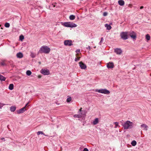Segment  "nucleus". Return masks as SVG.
<instances>
[{
	"instance_id": "obj_46",
	"label": "nucleus",
	"mask_w": 151,
	"mask_h": 151,
	"mask_svg": "<svg viewBox=\"0 0 151 151\" xmlns=\"http://www.w3.org/2000/svg\"><path fill=\"white\" fill-rule=\"evenodd\" d=\"M39 63L40 64L41 63V62H39Z\"/></svg>"
},
{
	"instance_id": "obj_24",
	"label": "nucleus",
	"mask_w": 151,
	"mask_h": 151,
	"mask_svg": "<svg viewBox=\"0 0 151 151\" xmlns=\"http://www.w3.org/2000/svg\"><path fill=\"white\" fill-rule=\"evenodd\" d=\"M133 146H135L137 144V142L135 140H133L132 141L131 143Z\"/></svg>"
},
{
	"instance_id": "obj_44",
	"label": "nucleus",
	"mask_w": 151,
	"mask_h": 151,
	"mask_svg": "<svg viewBox=\"0 0 151 151\" xmlns=\"http://www.w3.org/2000/svg\"><path fill=\"white\" fill-rule=\"evenodd\" d=\"M41 76H38V78H41Z\"/></svg>"
},
{
	"instance_id": "obj_33",
	"label": "nucleus",
	"mask_w": 151,
	"mask_h": 151,
	"mask_svg": "<svg viewBox=\"0 0 151 151\" xmlns=\"http://www.w3.org/2000/svg\"><path fill=\"white\" fill-rule=\"evenodd\" d=\"M103 40H104V39H103V37H101V41H100V42L99 43L100 45H101V44L102 43V42H103Z\"/></svg>"
},
{
	"instance_id": "obj_28",
	"label": "nucleus",
	"mask_w": 151,
	"mask_h": 151,
	"mask_svg": "<svg viewBox=\"0 0 151 151\" xmlns=\"http://www.w3.org/2000/svg\"><path fill=\"white\" fill-rule=\"evenodd\" d=\"M114 124L115 125V126L114 127L115 128H116L119 125V123L118 122H114Z\"/></svg>"
},
{
	"instance_id": "obj_15",
	"label": "nucleus",
	"mask_w": 151,
	"mask_h": 151,
	"mask_svg": "<svg viewBox=\"0 0 151 151\" xmlns=\"http://www.w3.org/2000/svg\"><path fill=\"white\" fill-rule=\"evenodd\" d=\"M17 56L18 58H22L23 57V54L21 52H19V53H18L17 54Z\"/></svg>"
},
{
	"instance_id": "obj_9",
	"label": "nucleus",
	"mask_w": 151,
	"mask_h": 151,
	"mask_svg": "<svg viewBox=\"0 0 151 151\" xmlns=\"http://www.w3.org/2000/svg\"><path fill=\"white\" fill-rule=\"evenodd\" d=\"M26 110V109H25V107H23L18 110H17V114H20L23 113Z\"/></svg>"
},
{
	"instance_id": "obj_2",
	"label": "nucleus",
	"mask_w": 151,
	"mask_h": 151,
	"mask_svg": "<svg viewBox=\"0 0 151 151\" xmlns=\"http://www.w3.org/2000/svg\"><path fill=\"white\" fill-rule=\"evenodd\" d=\"M133 123L129 121H127L122 124L124 129H128L131 128L132 127Z\"/></svg>"
},
{
	"instance_id": "obj_39",
	"label": "nucleus",
	"mask_w": 151,
	"mask_h": 151,
	"mask_svg": "<svg viewBox=\"0 0 151 151\" xmlns=\"http://www.w3.org/2000/svg\"><path fill=\"white\" fill-rule=\"evenodd\" d=\"M29 102L27 103L25 105L24 107H25V109H26V107L27 106L28 104H29Z\"/></svg>"
},
{
	"instance_id": "obj_4",
	"label": "nucleus",
	"mask_w": 151,
	"mask_h": 151,
	"mask_svg": "<svg viewBox=\"0 0 151 151\" xmlns=\"http://www.w3.org/2000/svg\"><path fill=\"white\" fill-rule=\"evenodd\" d=\"M95 91L105 94H109L110 93V92L109 91L106 89H96Z\"/></svg>"
},
{
	"instance_id": "obj_3",
	"label": "nucleus",
	"mask_w": 151,
	"mask_h": 151,
	"mask_svg": "<svg viewBox=\"0 0 151 151\" xmlns=\"http://www.w3.org/2000/svg\"><path fill=\"white\" fill-rule=\"evenodd\" d=\"M63 25L65 27L71 28L76 27L77 26L76 24L71 22H64L63 23Z\"/></svg>"
},
{
	"instance_id": "obj_37",
	"label": "nucleus",
	"mask_w": 151,
	"mask_h": 151,
	"mask_svg": "<svg viewBox=\"0 0 151 151\" xmlns=\"http://www.w3.org/2000/svg\"><path fill=\"white\" fill-rule=\"evenodd\" d=\"M83 151H88V150L87 148H85L84 149Z\"/></svg>"
},
{
	"instance_id": "obj_25",
	"label": "nucleus",
	"mask_w": 151,
	"mask_h": 151,
	"mask_svg": "<svg viewBox=\"0 0 151 151\" xmlns=\"http://www.w3.org/2000/svg\"><path fill=\"white\" fill-rule=\"evenodd\" d=\"M37 134L38 135H39L40 134H43L45 136H47V135L45 134L42 131H38L37 132Z\"/></svg>"
},
{
	"instance_id": "obj_16",
	"label": "nucleus",
	"mask_w": 151,
	"mask_h": 151,
	"mask_svg": "<svg viewBox=\"0 0 151 151\" xmlns=\"http://www.w3.org/2000/svg\"><path fill=\"white\" fill-rule=\"evenodd\" d=\"M118 3L121 6H123L124 4V2L123 0H119L118 1Z\"/></svg>"
},
{
	"instance_id": "obj_42",
	"label": "nucleus",
	"mask_w": 151,
	"mask_h": 151,
	"mask_svg": "<svg viewBox=\"0 0 151 151\" xmlns=\"http://www.w3.org/2000/svg\"><path fill=\"white\" fill-rule=\"evenodd\" d=\"M80 52V50H77L76 51V52Z\"/></svg>"
},
{
	"instance_id": "obj_14",
	"label": "nucleus",
	"mask_w": 151,
	"mask_h": 151,
	"mask_svg": "<svg viewBox=\"0 0 151 151\" xmlns=\"http://www.w3.org/2000/svg\"><path fill=\"white\" fill-rule=\"evenodd\" d=\"M56 3H52L49 6V8L50 9H53V8L55 6V5L56 4Z\"/></svg>"
},
{
	"instance_id": "obj_40",
	"label": "nucleus",
	"mask_w": 151,
	"mask_h": 151,
	"mask_svg": "<svg viewBox=\"0 0 151 151\" xmlns=\"http://www.w3.org/2000/svg\"><path fill=\"white\" fill-rule=\"evenodd\" d=\"M1 139L2 140L5 141L4 138L3 137H2V138H1Z\"/></svg>"
},
{
	"instance_id": "obj_23",
	"label": "nucleus",
	"mask_w": 151,
	"mask_h": 151,
	"mask_svg": "<svg viewBox=\"0 0 151 151\" xmlns=\"http://www.w3.org/2000/svg\"><path fill=\"white\" fill-rule=\"evenodd\" d=\"M69 18L71 20H73L75 18V17L74 15H71L70 16Z\"/></svg>"
},
{
	"instance_id": "obj_8",
	"label": "nucleus",
	"mask_w": 151,
	"mask_h": 151,
	"mask_svg": "<svg viewBox=\"0 0 151 151\" xmlns=\"http://www.w3.org/2000/svg\"><path fill=\"white\" fill-rule=\"evenodd\" d=\"M79 65L80 67L82 69H85L87 68L86 65L82 61L79 62Z\"/></svg>"
},
{
	"instance_id": "obj_6",
	"label": "nucleus",
	"mask_w": 151,
	"mask_h": 151,
	"mask_svg": "<svg viewBox=\"0 0 151 151\" xmlns=\"http://www.w3.org/2000/svg\"><path fill=\"white\" fill-rule=\"evenodd\" d=\"M64 45L65 46H70L73 45L72 41L71 40H66L64 42Z\"/></svg>"
},
{
	"instance_id": "obj_7",
	"label": "nucleus",
	"mask_w": 151,
	"mask_h": 151,
	"mask_svg": "<svg viewBox=\"0 0 151 151\" xmlns=\"http://www.w3.org/2000/svg\"><path fill=\"white\" fill-rule=\"evenodd\" d=\"M41 73L44 75H48L50 74V72L48 69H42L40 71Z\"/></svg>"
},
{
	"instance_id": "obj_21",
	"label": "nucleus",
	"mask_w": 151,
	"mask_h": 151,
	"mask_svg": "<svg viewBox=\"0 0 151 151\" xmlns=\"http://www.w3.org/2000/svg\"><path fill=\"white\" fill-rule=\"evenodd\" d=\"M6 78L2 75H0V80L1 81H5Z\"/></svg>"
},
{
	"instance_id": "obj_41",
	"label": "nucleus",
	"mask_w": 151,
	"mask_h": 151,
	"mask_svg": "<svg viewBox=\"0 0 151 151\" xmlns=\"http://www.w3.org/2000/svg\"><path fill=\"white\" fill-rule=\"evenodd\" d=\"M1 64L2 65H4V62H1Z\"/></svg>"
},
{
	"instance_id": "obj_29",
	"label": "nucleus",
	"mask_w": 151,
	"mask_h": 151,
	"mask_svg": "<svg viewBox=\"0 0 151 151\" xmlns=\"http://www.w3.org/2000/svg\"><path fill=\"white\" fill-rule=\"evenodd\" d=\"M24 37L22 35H21L19 36V39L22 41L24 39Z\"/></svg>"
},
{
	"instance_id": "obj_45",
	"label": "nucleus",
	"mask_w": 151,
	"mask_h": 151,
	"mask_svg": "<svg viewBox=\"0 0 151 151\" xmlns=\"http://www.w3.org/2000/svg\"><path fill=\"white\" fill-rule=\"evenodd\" d=\"M93 48H96V46H94V47H93Z\"/></svg>"
},
{
	"instance_id": "obj_20",
	"label": "nucleus",
	"mask_w": 151,
	"mask_h": 151,
	"mask_svg": "<svg viewBox=\"0 0 151 151\" xmlns=\"http://www.w3.org/2000/svg\"><path fill=\"white\" fill-rule=\"evenodd\" d=\"M16 109V107L15 106H13L10 107V110L12 112L14 111Z\"/></svg>"
},
{
	"instance_id": "obj_22",
	"label": "nucleus",
	"mask_w": 151,
	"mask_h": 151,
	"mask_svg": "<svg viewBox=\"0 0 151 151\" xmlns=\"http://www.w3.org/2000/svg\"><path fill=\"white\" fill-rule=\"evenodd\" d=\"M9 88L10 90H12L14 88V85L13 84H9Z\"/></svg>"
},
{
	"instance_id": "obj_27",
	"label": "nucleus",
	"mask_w": 151,
	"mask_h": 151,
	"mask_svg": "<svg viewBox=\"0 0 151 151\" xmlns=\"http://www.w3.org/2000/svg\"><path fill=\"white\" fill-rule=\"evenodd\" d=\"M146 38L147 40H149L150 39V36L148 34H147L146 35Z\"/></svg>"
},
{
	"instance_id": "obj_19",
	"label": "nucleus",
	"mask_w": 151,
	"mask_h": 151,
	"mask_svg": "<svg viewBox=\"0 0 151 151\" xmlns=\"http://www.w3.org/2000/svg\"><path fill=\"white\" fill-rule=\"evenodd\" d=\"M99 122V119L98 118H96L93 121V125H96Z\"/></svg>"
},
{
	"instance_id": "obj_18",
	"label": "nucleus",
	"mask_w": 151,
	"mask_h": 151,
	"mask_svg": "<svg viewBox=\"0 0 151 151\" xmlns=\"http://www.w3.org/2000/svg\"><path fill=\"white\" fill-rule=\"evenodd\" d=\"M105 27L106 28V29L108 30H110L111 28V26L108 24H106L105 25Z\"/></svg>"
},
{
	"instance_id": "obj_30",
	"label": "nucleus",
	"mask_w": 151,
	"mask_h": 151,
	"mask_svg": "<svg viewBox=\"0 0 151 151\" xmlns=\"http://www.w3.org/2000/svg\"><path fill=\"white\" fill-rule=\"evenodd\" d=\"M71 97H69L67 99V101L68 102H69L71 101Z\"/></svg>"
},
{
	"instance_id": "obj_35",
	"label": "nucleus",
	"mask_w": 151,
	"mask_h": 151,
	"mask_svg": "<svg viewBox=\"0 0 151 151\" xmlns=\"http://www.w3.org/2000/svg\"><path fill=\"white\" fill-rule=\"evenodd\" d=\"M107 15V13L106 12H104V13L103 15L104 16H106Z\"/></svg>"
},
{
	"instance_id": "obj_43",
	"label": "nucleus",
	"mask_w": 151,
	"mask_h": 151,
	"mask_svg": "<svg viewBox=\"0 0 151 151\" xmlns=\"http://www.w3.org/2000/svg\"><path fill=\"white\" fill-rule=\"evenodd\" d=\"M144 8L143 6H141L140 7V9H143V8Z\"/></svg>"
},
{
	"instance_id": "obj_5",
	"label": "nucleus",
	"mask_w": 151,
	"mask_h": 151,
	"mask_svg": "<svg viewBox=\"0 0 151 151\" xmlns=\"http://www.w3.org/2000/svg\"><path fill=\"white\" fill-rule=\"evenodd\" d=\"M122 39L124 40H126L128 39L127 32H122L120 34Z\"/></svg>"
},
{
	"instance_id": "obj_26",
	"label": "nucleus",
	"mask_w": 151,
	"mask_h": 151,
	"mask_svg": "<svg viewBox=\"0 0 151 151\" xmlns=\"http://www.w3.org/2000/svg\"><path fill=\"white\" fill-rule=\"evenodd\" d=\"M32 74L31 72L29 70H28L26 72V74L28 76H30Z\"/></svg>"
},
{
	"instance_id": "obj_36",
	"label": "nucleus",
	"mask_w": 151,
	"mask_h": 151,
	"mask_svg": "<svg viewBox=\"0 0 151 151\" xmlns=\"http://www.w3.org/2000/svg\"><path fill=\"white\" fill-rule=\"evenodd\" d=\"M82 108H80V109L79 110V111L78 112V113L81 114V112L82 111Z\"/></svg>"
},
{
	"instance_id": "obj_34",
	"label": "nucleus",
	"mask_w": 151,
	"mask_h": 151,
	"mask_svg": "<svg viewBox=\"0 0 151 151\" xmlns=\"http://www.w3.org/2000/svg\"><path fill=\"white\" fill-rule=\"evenodd\" d=\"M31 56L32 58H34L35 57V55L33 53H31Z\"/></svg>"
},
{
	"instance_id": "obj_32",
	"label": "nucleus",
	"mask_w": 151,
	"mask_h": 151,
	"mask_svg": "<svg viewBox=\"0 0 151 151\" xmlns=\"http://www.w3.org/2000/svg\"><path fill=\"white\" fill-rule=\"evenodd\" d=\"M80 58V57H78L77 58H76L75 59V61L76 62H77L79 60Z\"/></svg>"
},
{
	"instance_id": "obj_17",
	"label": "nucleus",
	"mask_w": 151,
	"mask_h": 151,
	"mask_svg": "<svg viewBox=\"0 0 151 151\" xmlns=\"http://www.w3.org/2000/svg\"><path fill=\"white\" fill-rule=\"evenodd\" d=\"M78 114H75V115H74L73 116L74 117H77V118H81L82 116V113H81V114L80 113H78Z\"/></svg>"
},
{
	"instance_id": "obj_38",
	"label": "nucleus",
	"mask_w": 151,
	"mask_h": 151,
	"mask_svg": "<svg viewBox=\"0 0 151 151\" xmlns=\"http://www.w3.org/2000/svg\"><path fill=\"white\" fill-rule=\"evenodd\" d=\"M86 49L89 50H91V47L89 46H88V47H86Z\"/></svg>"
},
{
	"instance_id": "obj_12",
	"label": "nucleus",
	"mask_w": 151,
	"mask_h": 151,
	"mask_svg": "<svg viewBox=\"0 0 151 151\" xmlns=\"http://www.w3.org/2000/svg\"><path fill=\"white\" fill-rule=\"evenodd\" d=\"M130 36L133 39H135L136 37V34L134 32L132 31L129 34Z\"/></svg>"
},
{
	"instance_id": "obj_11",
	"label": "nucleus",
	"mask_w": 151,
	"mask_h": 151,
	"mask_svg": "<svg viewBox=\"0 0 151 151\" xmlns=\"http://www.w3.org/2000/svg\"><path fill=\"white\" fill-rule=\"evenodd\" d=\"M107 66L109 68H111L114 67V65L112 62H110L108 63Z\"/></svg>"
},
{
	"instance_id": "obj_13",
	"label": "nucleus",
	"mask_w": 151,
	"mask_h": 151,
	"mask_svg": "<svg viewBox=\"0 0 151 151\" xmlns=\"http://www.w3.org/2000/svg\"><path fill=\"white\" fill-rule=\"evenodd\" d=\"M141 127L143 128V129L147 131L148 128V126L145 124H142L141 126Z\"/></svg>"
},
{
	"instance_id": "obj_10",
	"label": "nucleus",
	"mask_w": 151,
	"mask_h": 151,
	"mask_svg": "<svg viewBox=\"0 0 151 151\" xmlns=\"http://www.w3.org/2000/svg\"><path fill=\"white\" fill-rule=\"evenodd\" d=\"M114 52L117 54L120 55L122 51L121 49L117 48L114 49Z\"/></svg>"
},
{
	"instance_id": "obj_1",
	"label": "nucleus",
	"mask_w": 151,
	"mask_h": 151,
	"mask_svg": "<svg viewBox=\"0 0 151 151\" xmlns=\"http://www.w3.org/2000/svg\"><path fill=\"white\" fill-rule=\"evenodd\" d=\"M50 49L49 47L47 46L43 45L40 47L38 52L40 53L48 54L50 52Z\"/></svg>"
},
{
	"instance_id": "obj_31",
	"label": "nucleus",
	"mask_w": 151,
	"mask_h": 151,
	"mask_svg": "<svg viewBox=\"0 0 151 151\" xmlns=\"http://www.w3.org/2000/svg\"><path fill=\"white\" fill-rule=\"evenodd\" d=\"M5 26L6 27H9L10 26V24L9 23H6L5 24Z\"/></svg>"
}]
</instances>
